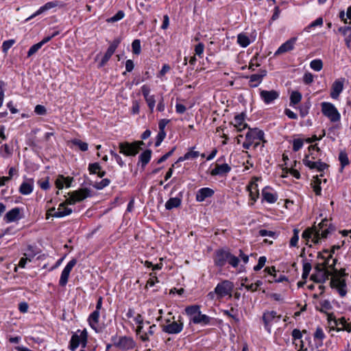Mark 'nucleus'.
I'll return each instance as SVG.
<instances>
[{
    "label": "nucleus",
    "mask_w": 351,
    "mask_h": 351,
    "mask_svg": "<svg viewBox=\"0 0 351 351\" xmlns=\"http://www.w3.org/2000/svg\"><path fill=\"white\" fill-rule=\"evenodd\" d=\"M335 230V227L332 226L326 218L322 219L319 223L317 227L314 228H306L302 234V239L308 241L313 234V241L315 243H319L320 239H325L329 234Z\"/></svg>",
    "instance_id": "1"
},
{
    "label": "nucleus",
    "mask_w": 351,
    "mask_h": 351,
    "mask_svg": "<svg viewBox=\"0 0 351 351\" xmlns=\"http://www.w3.org/2000/svg\"><path fill=\"white\" fill-rule=\"evenodd\" d=\"M214 264L217 267H223L226 263L230 264L232 267H237L239 263L238 257L232 254L229 250L220 248L215 250L213 255Z\"/></svg>",
    "instance_id": "2"
},
{
    "label": "nucleus",
    "mask_w": 351,
    "mask_h": 351,
    "mask_svg": "<svg viewBox=\"0 0 351 351\" xmlns=\"http://www.w3.org/2000/svg\"><path fill=\"white\" fill-rule=\"evenodd\" d=\"M321 106L322 114L328 117L330 121L337 122L340 120V113L332 104L324 101L321 104Z\"/></svg>",
    "instance_id": "3"
},
{
    "label": "nucleus",
    "mask_w": 351,
    "mask_h": 351,
    "mask_svg": "<svg viewBox=\"0 0 351 351\" xmlns=\"http://www.w3.org/2000/svg\"><path fill=\"white\" fill-rule=\"evenodd\" d=\"M87 330H82L80 335L73 333L70 341L69 349L72 351H75L80 345H81L82 348H85L87 343Z\"/></svg>",
    "instance_id": "4"
},
{
    "label": "nucleus",
    "mask_w": 351,
    "mask_h": 351,
    "mask_svg": "<svg viewBox=\"0 0 351 351\" xmlns=\"http://www.w3.org/2000/svg\"><path fill=\"white\" fill-rule=\"evenodd\" d=\"M112 341L115 347L122 350H128L136 347L135 341L130 337H114L112 339Z\"/></svg>",
    "instance_id": "5"
},
{
    "label": "nucleus",
    "mask_w": 351,
    "mask_h": 351,
    "mask_svg": "<svg viewBox=\"0 0 351 351\" xmlns=\"http://www.w3.org/2000/svg\"><path fill=\"white\" fill-rule=\"evenodd\" d=\"M121 43V38H117L113 40V41L110 43L109 47L106 51L104 56L101 58L100 62L98 64L99 68H101L106 65L108 61L110 59L113 53H114L116 49L118 47L119 45Z\"/></svg>",
    "instance_id": "6"
},
{
    "label": "nucleus",
    "mask_w": 351,
    "mask_h": 351,
    "mask_svg": "<svg viewBox=\"0 0 351 351\" xmlns=\"http://www.w3.org/2000/svg\"><path fill=\"white\" fill-rule=\"evenodd\" d=\"M233 288V284L229 280H223L218 283L215 288V293L217 295V298H223L230 293Z\"/></svg>",
    "instance_id": "7"
},
{
    "label": "nucleus",
    "mask_w": 351,
    "mask_h": 351,
    "mask_svg": "<svg viewBox=\"0 0 351 351\" xmlns=\"http://www.w3.org/2000/svg\"><path fill=\"white\" fill-rule=\"evenodd\" d=\"M280 97V93L276 90H261L260 97L262 101L267 105L274 103V101L278 99Z\"/></svg>",
    "instance_id": "8"
},
{
    "label": "nucleus",
    "mask_w": 351,
    "mask_h": 351,
    "mask_svg": "<svg viewBox=\"0 0 351 351\" xmlns=\"http://www.w3.org/2000/svg\"><path fill=\"white\" fill-rule=\"evenodd\" d=\"M119 152L126 156H134L138 152L134 143L123 142L119 145Z\"/></svg>",
    "instance_id": "9"
},
{
    "label": "nucleus",
    "mask_w": 351,
    "mask_h": 351,
    "mask_svg": "<svg viewBox=\"0 0 351 351\" xmlns=\"http://www.w3.org/2000/svg\"><path fill=\"white\" fill-rule=\"evenodd\" d=\"M308 158L309 155H306L302 160V162L305 166L308 167L311 169H317L319 172H323L328 167V165L326 163L322 162L320 160L314 162L308 160Z\"/></svg>",
    "instance_id": "10"
},
{
    "label": "nucleus",
    "mask_w": 351,
    "mask_h": 351,
    "mask_svg": "<svg viewBox=\"0 0 351 351\" xmlns=\"http://www.w3.org/2000/svg\"><path fill=\"white\" fill-rule=\"evenodd\" d=\"M261 195L262 202H266L269 204H274L278 197L277 193L274 191V189L269 186L263 189Z\"/></svg>",
    "instance_id": "11"
},
{
    "label": "nucleus",
    "mask_w": 351,
    "mask_h": 351,
    "mask_svg": "<svg viewBox=\"0 0 351 351\" xmlns=\"http://www.w3.org/2000/svg\"><path fill=\"white\" fill-rule=\"evenodd\" d=\"M345 79L340 78L336 80L332 84L331 90H330V97L337 99L339 97L340 94L343 90V84H344Z\"/></svg>",
    "instance_id": "12"
},
{
    "label": "nucleus",
    "mask_w": 351,
    "mask_h": 351,
    "mask_svg": "<svg viewBox=\"0 0 351 351\" xmlns=\"http://www.w3.org/2000/svg\"><path fill=\"white\" fill-rule=\"evenodd\" d=\"M21 210L22 209L19 207L11 209L5 215L3 220L9 223L22 219Z\"/></svg>",
    "instance_id": "13"
},
{
    "label": "nucleus",
    "mask_w": 351,
    "mask_h": 351,
    "mask_svg": "<svg viewBox=\"0 0 351 351\" xmlns=\"http://www.w3.org/2000/svg\"><path fill=\"white\" fill-rule=\"evenodd\" d=\"M296 40L297 37L291 38L278 47L274 55L278 56L293 50L294 49Z\"/></svg>",
    "instance_id": "14"
},
{
    "label": "nucleus",
    "mask_w": 351,
    "mask_h": 351,
    "mask_svg": "<svg viewBox=\"0 0 351 351\" xmlns=\"http://www.w3.org/2000/svg\"><path fill=\"white\" fill-rule=\"evenodd\" d=\"M264 136V132L257 128H249V130L245 134L246 140H250L253 143L255 140H263Z\"/></svg>",
    "instance_id": "15"
},
{
    "label": "nucleus",
    "mask_w": 351,
    "mask_h": 351,
    "mask_svg": "<svg viewBox=\"0 0 351 351\" xmlns=\"http://www.w3.org/2000/svg\"><path fill=\"white\" fill-rule=\"evenodd\" d=\"M245 117V114L244 112L238 114L234 117V122H232V124L238 132H241L248 128V125L244 123Z\"/></svg>",
    "instance_id": "16"
},
{
    "label": "nucleus",
    "mask_w": 351,
    "mask_h": 351,
    "mask_svg": "<svg viewBox=\"0 0 351 351\" xmlns=\"http://www.w3.org/2000/svg\"><path fill=\"white\" fill-rule=\"evenodd\" d=\"M214 193V190L210 188H202L197 191L195 199L198 202H204L206 198L212 197Z\"/></svg>",
    "instance_id": "17"
},
{
    "label": "nucleus",
    "mask_w": 351,
    "mask_h": 351,
    "mask_svg": "<svg viewBox=\"0 0 351 351\" xmlns=\"http://www.w3.org/2000/svg\"><path fill=\"white\" fill-rule=\"evenodd\" d=\"M76 202H81L88 197H90V190L87 188H82L70 193Z\"/></svg>",
    "instance_id": "18"
},
{
    "label": "nucleus",
    "mask_w": 351,
    "mask_h": 351,
    "mask_svg": "<svg viewBox=\"0 0 351 351\" xmlns=\"http://www.w3.org/2000/svg\"><path fill=\"white\" fill-rule=\"evenodd\" d=\"M231 171L230 166L227 164L224 163L222 165H218L217 164L215 165V167L213 169L210 171V175L213 176H223L226 175Z\"/></svg>",
    "instance_id": "19"
},
{
    "label": "nucleus",
    "mask_w": 351,
    "mask_h": 351,
    "mask_svg": "<svg viewBox=\"0 0 351 351\" xmlns=\"http://www.w3.org/2000/svg\"><path fill=\"white\" fill-rule=\"evenodd\" d=\"M73 181V178L64 177L63 175H58L56 180L55 184L56 188L59 190L62 189L65 186L66 188H69Z\"/></svg>",
    "instance_id": "20"
},
{
    "label": "nucleus",
    "mask_w": 351,
    "mask_h": 351,
    "mask_svg": "<svg viewBox=\"0 0 351 351\" xmlns=\"http://www.w3.org/2000/svg\"><path fill=\"white\" fill-rule=\"evenodd\" d=\"M281 318L280 315H277V313L274 311H267L264 313L263 319L265 323V327L269 326L272 322H277Z\"/></svg>",
    "instance_id": "21"
},
{
    "label": "nucleus",
    "mask_w": 351,
    "mask_h": 351,
    "mask_svg": "<svg viewBox=\"0 0 351 351\" xmlns=\"http://www.w3.org/2000/svg\"><path fill=\"white\" fill-rule=\"evenodd\" d=\"M34 189V180L29 179L27 181L23 182L19 187V193L22 195H27L32 193Z\"/></svg>",
    "instance_id": "22"
},
{
    "label": "nucleus",
    "mask_w": 351,
    "mask_h": 351,
    "mask_svg": "<svg viewBox=\"0 0 351 351\" xmlns=\"http://www.w3.org/2000/svg\"><path fill=\"white\" fill-rule=\"evenodd\" d=\"M58 5V1H53L46 3L45 5L41 6L34 14H33L29 19H32L40 14H43L52 8H54Z\"/></svg>",
    "instance_id": "23"
},
{
    "label": "nucleus",
    "mask_w": 351,
    "mask_h": 351,
    "mask_svg": "<svg viewBox=\"0 0 351 351\" xmlns=\"http://www.w3.org/2000/svg\"><path fill=\"white\" fill-rule=\"evenodd\" d=\"M186 314L189 317L190 323L194 321V318L200 312V306L199 305H191L185 308Z\"/></svg>",
    "instance_id": "24"
},
{
    "label": "nucleus",
    "mask_w": 351,
    "mask_h": 351,
    "mask_svg": "<svg viewBox=\"0 0 351 351\" xmlns=\"http://www.w3.org/2000/svg\"><path fill=\"white\" fill-rule=\"evenodd\" d=\"M247 190L250 193L251 199L255 202L259 197V192L258 189V184L255 182H251L247 186Z\"/></svg>",
    "instance_id": "25"
},
{
    "label": "nucleus",
    "mask_w": 351,
    "mask_h": 351,
    "mask_svg": "<svg viewBox=\"0 0 351 351\" xmlns=\"http://www.w3.org/2000/svg\"><path fill=\"white\" fill-rule=\"evenodd\" d=\"M152 152L151 149H146L138 156V162L141 164L142 169H144L149 162Z\"/></svg>",
    "instance_id": "26"
},
{
    "label": "nucleus",
    "mask_w": 351,
    "mask_h": 351,
    "mask_svg": "<svg viewBox=\"0 0 351 351\" xmlns=\"http://www.w3.org/2000/svg\"><path fill=\"white\" fill-rule=\"evenodd\" d=\"M212 320H213V318L205 314H202L200 311L196 316V317L194 318V321L192 323L195 324H200L202 326H205L207 324H210Z\"/></svg>",
    "instance_id": "27"
},
{
    "label": "nucleus",
    "mask_w": 351,
    "mask_h": 351,
    "mask_svg": "<svg viewBox=\"0 0 351 351\" xmlns=\"http://www.w3.org/2000/svg\"><path fill=\"white\" fill-rule=\"evenodd\" d=\"M182 199L180 197H171L165 203V208L167 210H172L173 208H178L181 205Z\"/></svg>",
    "instance_id": "28"
},
{
    "label": "nucleus",
    "mask_w": 351,
    "mask_h": 351,
    "mask_svg": "<svg viewBox=\"0 0 351 351\" xmlns=\"http://www.w3.org/2000/svg\"><path fill=\"white\" fill-rule=\"evenodd\" d=\"M72 212V209L71 208L66 207V206L64 207L59 206L58 211L53 213V217L56 218H61L69 215Z\"/></svg>",
    "instance_id": "29"
},
{
    "label": "nucleus",
    "mask_w": 351,
    "mask_h": 351,
    "mask_svg": "<svg viewBox=\"0 0 351 351\" xmlns=\"http://www.w3.org/2000/svg\"><path fill=\"white\" fill-rule=\"evenodd\" d=\"M311 107V102L310 99H308L304 101L300 107V115L302 118L305 117L309 112V110Z\"/></svg>",
    "instance_id": "30"
},
{
    "label": "nucleus",
    "mask_w": 351,
    "mask_h": 351,
    "mask_svg": "<svg viewBox=\"0 0 351 351\" xmlns=\"http://www.w3.org/2000/svg\"><path fill=\"white\" fill-rule=\"evenodd\" d=\"M330 284L331 288L347 287L346 280L341 279L339 277H332Z\"/></svg>",
    "instance_id": "31"
},
{
    "label": "nucleus",
    "mask_w": 351,
    "mask_h": 351,
    "mask_svg": "<svg viewBox=\"0 0 351 351\" xmlns=\"http://www.w3.org/2000/svg\"><path fill=\"white\" fill-rule=\"evenodd\" d=\"M314 269L315 272L311 276V280L318 283V280L320 279L319 276H322L324 267L320 263H318L315 266Z\"/></svg>",
    "instance_id": "32"
},
{
    "label": "nucleus",
    "mask_w": 351,
    "mask_h": 351,
    "mask_svg": "<svg viewBox=\"0 0 351 351\" xmlns=\"http://www.w3.org/2000/svg\"><path fill=\"white\" fill-rule=\"evenodd\" d=\"M237 43L241 47H246L250 44V40L247 35L241 33L237 36Z\"/></svg>",
    "instance_id": "33"
},
{
    "label": "nucleus",
    "mask_w": 351,
    "mask_h": 351,
    "mask_svg": "<svg viewBox=\"0 0 351 351\" xmlns=\"http://www.w3.org/2000/svg\"><path fill=\"white\" fill-rule=\"evenodd\" d=\"M302 266H303V271L302 274V278L304 280L307 279V278L309 276L310 271L312 269L311 263L310 262L306 261V259L302 261Z\"/></svg>",
    "instance_id": "34"
},
{
    "label": "nucleus",
    "mask_w": 351,
    "mask_h": 351,
    "mask_svg": "<svg viewBox=\"0 0 351 351\" xmlns=\"http://www.w3.org/2000/svg\"><path fill=\"white\" fill-rule=\"evenodd\" d=\"M249 84L250 87L258 86L263 81V78L258 74H252L250 77Z\"/></svg>",
    "instance_id": "35"
},
{
    "label": "nucleus",
    "mask_w": 351,
    "mask_h": 351,
    "mask_svg": "<svg viewBox=\"0 0 351 351\" xmlns=\"http://www.w3.org/2000/svg\"><path fill=\"white\" fill-rule=\"evenodd\" d=\"M292 336L293 343H295L296 346L300 345L302 348L303 347V341L301 340L302 337V330H292Z\"/></svg>",
    "instance_id": "36"
},
{
    "label": "nucleus",
    "mask_w": 351,
    "mask_h": 351,
    "mask_svg": "<svg viewBox=\"0 0 351 351\" xmlns=\"http://www.w3.org/2000/svg\"><path fill=\"white\" fill-rule=\"evenodd\" d=\"M302 94L299 91H293L290 95V106L299 104L302 99Z\"/></svg>",
    "instance_id": "37"
},
{
    "label": "nucleus",
    "mask_w": 351,
    "mask_h": 351,
    "mask_svg": "<svg viewBox=\"0 0 351 351\" xmlns=\"http://www.w3.org/2000/svg\"><path fill=\"white\" fill-rule=\"evenodd\" d=\"M313 178L315 180L314 184H312V188L313 189L315 195L320 196L322 195V188L320 186L322 180L319 178L318 176H314Z\"/></svg>",
    "instance_id": "38"
},
{
    "label": "nucleus",
    "mask_w": 351,
    "mask_h": 351,
    "mask_svg": "<svg viewBox=\"0 0 351 351\" xmlns=\"http://www.w3.org/2000/svg\"><path fill=\"white\" fill-rule=\"evenodd\" d=\"M73 145L77 146L79 149L82 152H86L88 149V145L86 142H83L78 138H73L71 141Z\"/></svg>",
    "instance_id": "39"
},
{
    "label": "nucleus",
    "mask_w": 351,
    "mask_h": 351,
    "mask_svg": "<svg viewBox=\"0 0 351 351\" xmlns=\"http://www.w3.org/2000/svg\"><path fill=\"white\" fill-rule=\"evenodd\" d=\"M99 317V312L98 311H94L88 317V322L90 327L93 329H96V328L94 326V324H96L98 322V319Z\"/></svg>",
    "instance_id": "40"
},
{
    "label": "nucleus",
    "mask_w": 351,
    "mask_h": 351,
    "mask_svg": "<svg viewBox=\"0 0 351 351\" xmlns=\"http://www.w3.org/2000/svg\"><path fill=\"white\" fill-rule=\"evenodd\" d=\"M310 66L311 68L315 71H319L322 69L323 68V62H322V60H320V59H315V60H313L311 62H310Z\"/></svg>",
    "instance_id": "41"
},
{
    "label": "nucleus",
    "mask_w": 351,
    "mask_h": 351,
    "mask_svg": "<svg viewBox=\"0 0 351 351\" xmlns=\"http://www.w3.org/2000/svg\"><path fill=\"white\" fill-rule=\"evenodd\" d=\"M339 160L341 164V169L349 164L348 154L345 152H341L339 154Z\"/></svg>",
    "instance_id": "42"
},
{
    "label": "nucleus",
    "mask_w": 351,
    "mask_h": 351,
    "mask_svg": "<svg viewBox=\"0 0 351 351\" xmlns=\"http://www.w3.org/2000/svg\"><path fill=\"white\" fill-rule=\"evenodd\" d=\"M132 53L135 55H139L141 52V40L135 39L132 43Z\"/></svg>",
    "instance_id": "43"
},
{
    "label": "nucleus",
    "mask_w": 351,
    "mask_h": 351,
    "mask_svg": "<svg viewBox=\"0 0 351 351\" xmlns=\"http://www.w3.org/2000/svg\"><path fill=\"white\" fill-rule=\"evenodd\" d=\"M325 337L323 330H315L314 333V339L317 346L322 345V340Z\"/></svg>",
    "instance_id": "44"
},
{
    "label": "nucleus",
    "mask_w": 351,
    "mask_h": 351,
    "mask_svg": "<svg viewBox=\"0 0 351 351\" xmlns=\"http://www.w3.org/2000/svg\"><path fill=\"white\" fill-rule=\"evenodd\" d=\"M125 13L123 10L118 11L113 16L107 19L108 23H114L123 19Z\"/></svg>",
    "instance_id": "45"
},
{
    "label": "nucleus",
    "mask_w": 351,
    "mask_h": 351,
    "mask_svg": "<svg viewBox=\"0 0 351 351\" xmlns=\"http://www.w3.org/2000/svg\"><path fill=\"white\" fill-rule=\"evenodd\" d=\"M144 99L148 106L150 112H153L156 104V99L154 95H149L147 97V98Z\"/></svg>",
    "instance_id": "46"
},
{
    "label": "nucleus",
    "mask_w": 351,
    "mask_h": 351,
    "mask_svg": "<svg viewBox=\"0 0 351 351\" xmlns=\"http://www.w3.org/2000/svg\"><path fill=\"white\" fill-rule=\"evenodd\" d=\"M322 274V276H319V278L320 279L318 280V283L325 282L329 278V277L332 275V273L330 270H328L327 268H324V269Z\"/></svg>",
    "instance_id": "47"
},
{
    "label": "nucleus",
    "mask_w": 351,
    "mask_h": 351,
    "mask_svg": "<svg viewBox=\"0 0 351 351\" xmlns=\"http://www.w3.org/2000/svg\"><path fill=\"white\" fill-rule=\"evenodd\" d=\"M69 275H70L69 273L62 270V271L61 273L60 278L59 280V285L60 287H64L66 286V285L68 282Z\"/></svg>",
    "instance_id": "48"
},
{
    "label": "nucleus",
    "mask_w": 351,
    "mask_h": 351,
    "mask_svg": "<svg viewBox=\"0 0 351 351\" xmlns=\"http://www.w3.org/2000/svg\"><path fill=\"white\" fill-rule=\"evenodd\" d=\"M299 240V230L296 228L293 230V235L291 238L290 247H296Z\"/></svg>",
    "instance_id": "49"
},
{
    "label": "nucleus",
    "mask_w": 351,
    "mask_h": 351,
    "mask_svg": "<svg viewBox=\"0 0 351 351\" xmlns=\"http://www.w3.org/2000/svg\"><path fill=\"white\" fill-rule=\"evenodd\" d=\"M339 324L342 325V328L331 327V328H330V329H337V330H339V329H351V328L349 327L348 324L347 323V321L345 319V317H341L337 321H336V325L338 326Z\"/></svg>",
    "instance_id": "50"
},
{
    "label": "nucleus",
    "mask_w": 351,
    "mask_h": 351,
    "mask_svg": "<svg viewBox=\"0 0 351 351\" xmlns=\"http://www.w3.org/2000/svg\"><path fill=\"white\" fill-rule=\"evenodd\" d=\"M15 43V40L10 39L5 40L2 44V51L3 53H7L8 51L13 46Z\"/></svg>",
    "instance_id": "51"
},
{
    "label": "nucleus",
    "mask_w": 351,
    "mask_h": 351,
    "mask_svg": "<svg viewBox=\"0 0 351 351\" xmlns=\"http://www.w3.org/2000/svg\"><path fill=\"white\" fill-rule=\"evenodd\" d=\"M101 169V167L98 162L90 163L88 165V171L90 174H97Z\"/></svg>",
    "instance_id": "52"
},
{
    "label": "nucleus",
    "mask_w": 351,
    "mask_h": 351,
    "mask_svg": "<svg viewBox=\"0 0 351 351\" xmlns=\"http://www.w3.org/2000/svg\"><path fill=\"white\" fill-rule=\"evenodd\" d=\"M304 145V141L301 138H295L293 141V151H299Z\"/></svg>",
    "instance_id": "53"
},
{
    "label": "nucleus",
    "mask_w": 351,
    "mask_h": 351,
    "mask_svg": "<svg viewBox=\"0 0 351 351\" xmlns=\"http://www.w3.org/2000/svg\"><path fill=\"white\" fill-rule=\"evenodd\" d=\"M267 258L264 256H260L258 261V264L254 267V270L258 271L261 270L265 265Z\"/></svg>",
    "instance_id": "54"
},
{
    "label": "nucleus",
    "mask_w": 351,
    "mask_h": 351,
    "mask_svg": "<svg viewBox=\"0 0 351 351\" xmlns=\"http://www.w3.org/2000/svg\"><path fill=\"white\" fill-rule=\"evenodd\" d=\"M43 46L40 43L32 45L27 51V57L29 58L36 53Z\"/></svg>",
    "instance_id": "55"
},
{
    "label": "nucleus",
    "mask_w": 351,
    "mask_h": 351,
    "mask_svg": "<svg viewBox=\"0 0 351 351\" xmlns=\"http://www.w3.org/2000/svg\"><path fill=\"white\" fill-rule=\"evenodd\" d=\"M166 137V132L159 131L156 138L155 146L158 147Z\"/></svg>",
    "instance_id": "56"
},
{
    "label": "nucleus",
    "mask_w": 351,
    "mask_h": 351,
    "mask_svg": "<svg viewBox=\"0 0 351 351\" xmlns=\"http://www.w3.org/2000/svg\"><path fill=\"white\" fill-rule=\"evenodd\" d=\"M193 148H191L188 152L185 154V158H187L188 160L189 159H194L197 158L200 154L197 151H193Z\"/></svg>",
    "instance_id": "57"
},
{
    "label": "nucleus",
    "mask_w": 351,
    "mask_h": 351,
    "mask_svg": "<svg viewBox=\"0 0 351 351\" xmlns=\"http://www.w3.org/2000/svg\"><path fill=\"white\" fill-rule=\"evenodd\" d=\"M110 183V180L108 178H104L101 182L96 184L95 187L97 189L101 190L103 189L104 187L108 186Z\"/></svg>",
    "instance_id": "58"
},
{
    "label": "nucleus",
    "mask_w": 351,
    "mask_h": 351,
    "mask_svg": "<svg viewBox=\"0 0 351 351\" xmlns=\"http://www.w3.org/2000/svg\"><path fill=\"white\" fill-rule=\"evenodd\" d=\"M204 45L202 43H199L195 47V55H197L199 58L202 57V56L204 53Z\"/></svg>",
    "instance_id": "59"
},
{
    "label": "nucleus",
    "mask_w": 351,
    "mask_h": 351,
    "mask_svg": "<svg viewBox=\"0 0 351 351\" xmlns=\"http://www.w3.org/2000/svg\"><path fill=\"white\" fill-rule=\"evenodd\" d=\"M77 263V260L75 258H72L64 267L63 271H66L70 274L72 269L74 267V266Z\"/></svg>",
    "instance_id": "60"
},
{
    "label": "nucleus",
    "mask_w": 351,
    "mask_h": 351,
    "mask_svg": "<svg viewBox=\"0 0 351 351\" xmlns=\"http://www.w3.org/2000/svg\"><path fill=\"white\" fill-rule=\"evenodd\" d=\"M314 80L313 75L309 72L305 73L303 76V82L305 84H311Z\"/></svg>",
    "instance_id": "61"
},
{
    "label": "nucleus",
    "mask_w": 351,
    "mask_h": 351,
    "mask_svg": "<svg viewBox=\"0 0 351 351\" xmlns=\"http://www.w3.org/2000/svg\"><path fill=\"white\" fill-rule=\"evenodd\" d=\"M34 112L38 115H45L47 113L46 108L43 105H36Z\"/></svg>",
    "instance_id": "62"
},
{
    "label": "nucleus",
    "mask_w": 351,
    "mask_h": 351,
    "mask_svg": "<svg viewBox=\"0 0 351 351\" xmlns=\"http://www.w3.org/2000/svg\"><path fill=\"white\" fill-rule=\"evenodd\" d=\"M69 194V197L67 198L64 202L60 204V207H64L66 205H73L76 203L75 199L73 197V196Z\"/></svg>",
    "instance_id": "63"
},
{
    "label": "nucleus",
    "mask_w": 351,
    "mask_h": 351,
    "mask_svg": "<svg viewBox=\"0 0 351 351\" xmlns=\"http://www.w3.org/2000/svg\"><path fill=\"white\" fill-rule=\"evenodd\" d=\"M323 24V19L322 17H318L315 21H313L310 23L306 29H310L312 27H315L316 26H321Z\"/></svg>",
    "instance_id": "64"
}]
</instances>
